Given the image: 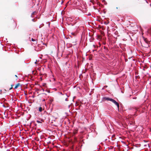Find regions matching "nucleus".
<instances>
[{"instance_id": "f257e3e1", "label": "nucleus", "mask_w": 151, "mask_h": 151, "mask_svg": "<svg viewBox=\"0 0 151 151\" xmlns=\"http://www.w3.org/2000/svg\"><path fill=\"white\" fill-rule=\"evenodd\" d=\"M111 101L117 106L118 109H119V103H117L115 100L113 99H112Z\"/></svg>"}, {"instance_id": "f03ea898", "label": "nucleus", "mask_w": 151, "mask_h": 151, "mask_svg": "<svg viewBox=\"0 0 151 151\" xmlns=\"http://www.w3.org/2000/svg\"><path fill=\"white\" fill-rule=\"evenodd\" d=\"M103 98L104 99H105L106 100H107V101H111L112 99H111V98H109V97H104Z\"/></svg>"}, {"instance_id": "7ed1b4c3", "label": "nucleus", "mask_w": 151, "mask_h": 151, "mask_svg": "<svg viewBox=\"0 0 151 151\" xmlns=\"http://www.w3.org/2000/svg\"><path fill=\"white\" fill-rule=\"evenodd\" d=\"M20 84L19 83H18L17 85H16L15 86V88H17L18 86H20Z\"/></svg>"}, {"instance_id": "20e7f679", "label": "nucleus", "mask_w": 151, "mask_h": 151, "mask_svg": "<svg viewBox=\"0 0 151 151\" xmlns=\"http://www.w3.org/2000/svg\"><path fill=\"white\" fill-rule=\"evenodd\" d=\"M42 110V109L41 107H40L39 109V111L40 112H41Z\"/></svg>"}, {"instance_id": "39448f33", "label": "nucleus", "mask_w": 151, "mask_h": 151, "mask_svg": "<svg viewBox=\"0 0 151 151\" xmlns=\"http://www.w3.org/2000/svg\"><path fill=\"white\" fill-rule=\"evenodd\" d=\"M36 13V12H33L32 13V15H31V17H33L32 16V15L33 14H35V13Z\"/></svg>"}, {"instance_id": "423d86ee", "label": "nucleus", "mask_w": 151, "mask_h": 151, "mask_svg": "<svg viewBox=\"0 0 151 151\" xmlns=\"http://www.w3.org/2000/svg\"><path fill=\"white\" fill-rule=\"evenodd\" d=\"M31 40L32 41H35V39H33V38H32V39H31Z\"/></svg>"}, {"instance_id": "0eeeda50", "label": "nucleus", "mask_w": 151, "mask_h": 151, "mask_svg": "<svg viewBox=\"0 0 151 151\" xmlns=\"http://www.w3.org/2000/svg\"><path fill=\"white\" fill-rule=\"evenodd\" d=\"M37 122L38 123H40V122L39 120H37Z\"/></svg>"}, {"instance_id": "6e6552de", "label": "nucleus", "mask_w": 151, "mask_h": 151, "mask_svg": "<svg viewBox=\"0 0 151 151\" xmlns=\"http://www.w3.org/2000/svg\"><path fill=\"white\" fill-rule=\"evenodd\" d=\"M37 60H36V62H35V64H37Z\"/></svg>"}, {"instance_id": "1a4fd4ad", "label": "nucleus", "mask_w": 151, "mask_h": 151, "mask_svg": "<svg viewBox=\"0 0 151 151\" xmlns=\"http://www.w3.org/2000/svg\"><path fill=\"white\" fill-rule=\"evenodd\" d=\"M133 99H137V97H133Z\"/></svg>"}, {"instance_id": "9d476101", "label": "nucleus", "mask_w": 151, "mask_h": 151, "mask_svg": "<svg viewBox=\"0 0 151 151\" xmlns=\"http://www.w3.org/2000/svg\"><path fill=\"white\" fill-rule=\"evenodd\" d=\"M65 101H68V100L67 98H66L65 99Z\"/></svg>"}, {"instance_id": "9b49d317", "label": "nucleus", "mask_w": 151, "mask_h": 151, "mask_svg": "<svg viewBox=\"0 0 151 151\" xmlns=\"http://www.w3.org/2000/svg\"><path fill=\"white\" fill-rule=\"evenodd\" d=\"M15 76L17 78V75H15Z\"/></svg>"}, {"instance_id": "f8f14e48", "label": "nucleus", "mask_w": 151, "mask_h": 151, "mask_svg": "<svg viewBox=\"0 0 151 151\" xmlns=\"http://www.w3.org/2000/svg\"><path fill=\"white\" fill-rule=\"evenodd\" d=\"M69 1H68V2L67 3V4H69Z\"/></svg>"}, {"instance_id": "ddd939ff", "label": "nucleus", "mask_w": 151, "mask_h": 151, "mask_svg": "<svg viewBox=\"0 0 151 151\" xmlns=\"http://www.w3.org/2000/svg\"><path fill=\"white\" fill-rule=\"evenodd\" d=\"M105 24H107V23H106V22H105Z\"/></svg>"}, {"instance_id": "4468645a", "label": "nucleus", "mask_w": 151, "mask_h": 151, "mask_svg": "<svg viewBox=\"0 0 151 151\" xmlns=\"http://www.w3.org/2000/svg\"><path fill=\"white\" fill-rule=\"evenodd\" d=\"M66 96H67V97H68V96L67 95V94H66Z\"/></svg>"}, {"instance_id": "2eb2a0df", "label": "nucleus", "mask_w": 151, "mask_h": 151, "mask_svg": "<svg viewBox=\"0 0 151 151\" xmlns=\"http://www.w3.org/2000/svg\"><path fill=\"white\" fill-rule=\"evenodd\" d=\"M32 20L33 21H34V19H32Z\"/></svg>"}, {"instance_id": "dca6fc26", "label": "nucleus", "mask_w": 151, "mask_h": 151, "mask_svg": "<svg viewBox=\"0 0 151 151\" xmlns=\"http://www.w3.org/2000/svg\"><path fill=\"white\" fill-rule=\"evenodd\" d=\"M3 106L4 107H5V106H4V105H3Z\"/></svg>"}]
</instances>
